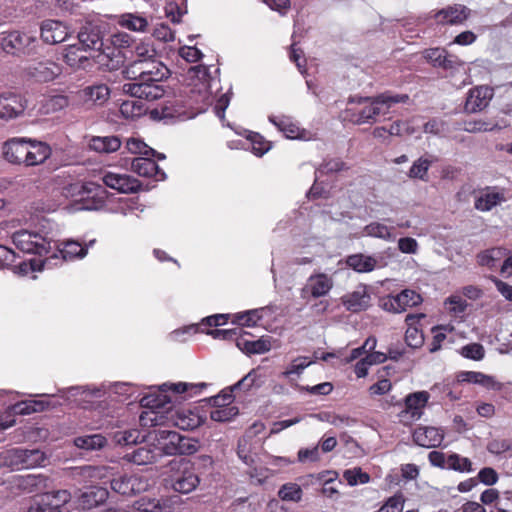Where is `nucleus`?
<instances>
[{
    "instance_id": "47",
    "label": "nucleus",
    "mask_w": 512,
    "mask_h": 512,
    "mask_svg": "<svg viewBox=\"0 0 512 512\" xmlns=\"http://www.w3.org/2000/svg\"><path fill=\"white\" fill-rule=\"evenodd\" d=\"M507 126H508L507 123L500 125L499 123L490 124L483 120H475V121L465 122L463 129H464V131L469 132V133H478V132L501 130L503 127H507Z\"/></svg>"
},
{
    "instance_id": "3",
    "label": "nucleus",
    "mask_w": 512,
    "mask_h": 512,
    "mask_svg": "<svg viewBox=\"0 0 512 512\" xmlns=\"http://www.w3.org/2000/svg\"><path fill=\"white\" fill-rule=\"evenodd\" d=\"M409 100L407 94H392L384 92L372 97L352 96L348 104H356L357 107L346 109L347 117L354 124H372L380 115L389 113L390 108L397 103H406Z\"/></svg>"
},
{
    "instance_id": "25",
    "label": "nucleus",
    "mask_w": 512,
    "mask_h": 512,
    "mask_svg": "<svg viewBox=\"0 0 512 512\" xmlns=\"http://www.w3.org/2000/svg\"><path fill=\"white\" fill-rule=\"evenodd\" d=\"M46 477L43 475L27 474L13 476L10 483L12 488L24 493H32L46 486Z\"/></svg>"
},
{
    "instance_id": "33",
    "label": "nucleus",
    "mask_w": 512,
    "mask_h": 512,
    "mask_svg": "<svg viewBox=\"0 0 512 512\" xmlns=\"http://www.w3.org/2000/svg\"><path fill=\"white\" fill-rule=\"evenodd\" d=\"M143 506H146L148 512H172L179 504L178 496L155 498H142Z\"/></svg>"
},
{
    "instance_id": "52",
    "label": "nucleus",
    "mask_w": 512,
    "mask_h": 512,
    "mask_svg": "<svg viewBox=\"0 0 512 512\" xmlns=\"http://www.w3.org/2000/svg\"><path fill=\"white\" fill-rule=\"evenodd\" d=\"M278 496L284 501L299 502L302 498V489L296 483H287L280 488Z\"/></svg>"
},
{
    "instance_id": "37",
    "label": "nucleus",
    "mask_w": 512,
    "mask_h": 512,
    "mask_svg": "<svg viewBox=\"0 0 512 512\" xmlns=\"http://www.w3.org/2000/svg\"><path fill=\"white\" fill-rule=\"evenodd\" d=\"M157 453L149 446H142L130 453H126L124 459L136 465H148L156 461Z\"/></svg>"
},
{
    "instance_id": "11",
    "label": "nucleus",
    "mask_w": 512,
    "mask_h": 512,
    "mask_svg": "<svg viewBox=\"0 0 512 512\" xmlns=\"http://www.w3.org/2000/svg\"><path fill=\"white\" fill-rule=\"evenodd\" d=\"M103 37L101 26L92 21H86L77 33L79 45L85 52H91V54L104 46Z\"/></svg>"
},
{
    "instance_id": "4",
    "label": "nucleus",
    "mask_w": 512,
    "mask_h": 512,
    "mask_svg": "<svg viewBox=\"0 0 512 512\" xmlns=\"http://www.w3.org/2000/svg\"><path fill=\"white\" fill-rule=\"evenodd\" d=\"M159 426L154 430L155 440L158 442L162 452L166 455H189L197 451V442L191 438L182 436L176 431L168 430Z\"/></svg>"
},
{
    "instance_id": "50",
    "label": "nucleus",
    "mask_w": 512,
    "mask_h": 512,
    "mask_svg": "<svg viewBox=\"0 0 512 512\" xmlns=\"http://www.w3.org/2000/svg\"><path fill=\"white\" fill-rule=\"evenodd\" d=\"M343 477L350 486L366 484L370 481V475L362 471L360 467L345 470L343 473Z\"/></svg>"
},
{
    "instance_id": "58",
    "label": "nucleus",
    "mask_w": 512,
    "mask_h": 512,
    "mask_svg": "<svg viewBox=\"0 0 512 512\" xmlns=\"http://www.w3.org/2000/svg\"><path fill=\"white\" fill-rule=\"evenodd\" d=\"M157 56L156 50L148 44H139L135 47L134 58L131 62H144Z\"/></svg>"
},
{
    "instance_id": "42",
    "label": "nucleus",
    "mask_w": 512,
    "mask_h": 512,
    "mask_svg": "<svg viewBox=\"0 0 512 512\" xmlns=\"http://www.w3.org/2000/svg\"><path fill=\"white\" fill-rule=\"evenodd\" d=\"M507 255V250L501 247L492 248L478 254V263L481 266L493 268L496 263Z\"/></svg>"
},
{
    "instance_id": "15",
    "label": "nucleus",
    "mask_w": 512,
    "mask_h": 512,
    "mask_svg": "<svg viewBox=\"0 0 512 512\" xmlns=\"http://www.w3.org/2000/svg\"><path fill=\"white\" fill-rule=\"evenodd\" d=\"M25 74L36 82L46 83L58 77L61 74V68L51 60H44L29 64L25 68Z\"/></svg>"
},
{
    "instance_id": "1",
    "label": "nucleus",
    "mask_w": 512,
    "mask_h": 512,
    "mask_svg": "<svg viewBox=\"0 0 512 512\" xmlns=\"http://www.w3.org/2000/svg\"><path fill=\"white\" fill-rule=\"evenodd\" d=\"M123 73L130 80L123 85L124 93L147 101L157 100L164 95L160 82L170 76V70L157 56L144 62H130Z\"/></svg>"
},
{
    "instance_id": "7",
    "label": "nucleus",
    "mask_w": 512,
    "mask_h": 512,
    "mask_svg": "<svg viewBox=\"0 0 512 512\" xmlns=\"http://www.w3.org/2000/svg\"><path fill=\"white\" fill-rule=\"evenodd\" d=\"M171 483L176 492L188 494L196 489L200 479L194 465L186 459L171 462Z\"/></svg>"
},
{
    "instance_id": "17",
    "label": "nucleus",
    "mask_w": 512,
    "mask_h": 512,
    "mask_svg": "<svg viewBox=\"0 0 512 512\" xmlns=\"http://www.w3.org/2000/svg\"><path fill=\"white\" fill-rule=\"evenodd\" d=\"M8 455L12 458L11 465H21L26 469L44 466L47 461L46 454L39 449H13Z\"/></svg>"
},
{
    "instance_id": "6",
    "label": "nucleus",
    "mask_w": 512,
    "mask_h": 512,
    "mask_svg": "<svg viewBox=\"0 0 512 512\" xmlns=\"http://www.w3.org/2000/svg\"><path fill=\"white\" fill-rule=\"evenodd\" d=\"M1 47L7 54L30 56L38 53L39 41L35 35L14 30L2 38Z\"/></svg>"
},
{
    "instance_id": "14",
    "label": "nucleus",
    "mask_w": 512,
    "mask_h": 512,
    "mask_svg": "<svg viewBox=\"0 0 512 512\" xmlns=\"http://www.w3.org/2000/svg\"><path fill=\"white\" fill-rule=\"evenodd\" d=\"M70 36V30L66 23L46 19L40 24V39L48 45H56L64 42Z\"/></svg>"
},
{
    "instance_id": "39",
    "label": "nucleus",
    "mask_w": 512,
    "mask_h": 512,
    "mask_svg": "<svg viewBox=\"0 0 512 512\" xmlns=\"http://www.w3.org/2000/svg\"><path fill=\"white\" fill-rule=\"evenodd\" d=\"M269 121L282 131L287 138L296 139L300 137V128L289 117L269 116Z\"/></svg>"
},
{
    "instance_id": "60",
    "label": "nucleus",
    "mask_w": 512,
    "mask_h": 512,
    "mask_svg": "<svg viewBox=\"0 0 512 512\" xmlns=\"http://www.w3.org/2000/svg\"><path fill=\"white\" fill-rule=\"evenodd\" d=\"M44 495H49L51 503L57 506V510H62V507L72 499V494L67 490H57Z\"/></svg>"
},
{
    "instance_id": "64",
    "label": "nucleus",
    "mask_w": 512,
    "mask_h": 512,
    "mask_svg": "<svg viewBox=\"0 0 512 512\" xmlns=\"http://www.w3.org/2000/svg\"><path fill=\"white\" fill-rule=\"evenodd\" d=\"M179 55L189 63L199 61L203 54L196 47L184 46L179 49Z\"/></svg>"
},
{
    "instance_id": "27",
    "label": "nucleus",
    "mask_w": 512,
    "mask_h": 512,
    "mask_svg": "<svg viewBox=\"0 0 512 512\" xmlns=\"http://www.w3.org/2000/svg\"><path fill=\"white\" fill-rule=\"evenodd\" d=\"M140 480L134 475L122 474L110 480L111 489L123 496H132L141 490Z\"/></svg>"
},
{
    "instance_id": "49",
    "label": "nucleus",
    "mask_w": 512,
    "mask_h": 512,
    "mask_svg": "<svg viewBox=\"0 0 512 512\" xmlns=\"http://www.w3.org/2000/svg\"><path fill=\"white\" fill-rule=\"evenodd\" d=\"M113 441L118 445L128 446L136 444L140 438V431L138 429H128L123 431H116L113 433Z\"/></svg>"
},
{
    "instance_id": "23",
    "label": "nucleus",
    "mask_w": 512,
    "mask_h": 512,
    "mask_svg": "<svg viewBox=\"0 0 512 512\" xmlns=\"http://www.w3.org/2000/svg\"><path fill=\"white\" fill-rule=\"evenodd\" d=\"M443 439V430L436 427L421 426L413 432V441L417 445L426 448L440 446Z\"/></svg>"
},
{
    "instance_id": "30",
    "label": "nucleus",
    "mask_w": 512,
    "mask_h": 512,
    "mask_svg": "<svg viewBox=\"0 0 512 512\" xmlns=\"http://www.w3.org/2000/svg\"><path fill=\"white\" fill-rule=\"evenodd\" d=\"M427 58L434 66L442 67L446 70H455L462 64L456 56L448 55L444 49L440 48L429 50Z\"/></svg>"
},
{
    "instance_id": "8",
    "label": "nucleus",
    "mask_w": 512,
    "mask_h": 512,
    "mask_svg": "<svg viewBox=\"0 0 512 512\" xmlns=\"http://www.w3.org/2000/svg\"><path fill=\"white\" fill-rule=\"evenodd\" d=\"M14 245L21 251L42 256L50 250V242L39 233L27 230L16 231L12 235Z\"/></svg>"
},
{
    "instance_id": "20",
    "label": "nucleus",
    "mask_w": 512,
    "mask_h": 512,
    "mask_svg": "<svg viewBox=\"0 0 512 512\" xmlns=\"http://www.w3.org/2000/svg\"><path fill=\"white\" fill-rule=\"evenodd\" d=\"M333 287V280L331 277L324 273L311 275L305 286L302 288V297L310 295L313 298L325 296Z\"/></svg>"
},
{
    "instance_id": "31",
    "label": "nucleus",
    "mask_w": 512,
    "mask_h": 512,
    "mask_svg": "<svg viewBox=\"0 0 512 512\" xmlns=\"http://www.w3.org/2000/svg\"><path fill=\"white\" fill-rule=\"evenodd\" d=\"M95 240H91L88 245L82 246L74 240H67L58 245V253L64 261H71L76 258H84L87 255L88 246L93 245Z\"/></svg>"
},
{
    "instance_id": "48",
    "label": "nucleus",
    "mask_w": 512,
    "mask_h": 512,
    "mask_svg": "<svg viewBox=\"0 0 512 512\" xmlns=\"http://www.w3.org/2000/svg\"><path fill=\"white\" fill-rule=\"evenodd\" d=\"M49 407V402L43 400L22 401L15 405L19 414L28 415L31 413L42 412Z\"/></svg>"
},
{
    "instance_id": "24",
    "label": "nucleus",
    "mask_w": 512,
    "mask_h": 512,
    "mask_svg": "<svg viewBox=\"0 0 512 512\" xmlns=\"http://www.w3.org/2000/svg\"><path fill=\"white\" fill-rule=\"evenodd\" d=\"M103 182L107 187L121 193H135L140 188V182L128 175L107 173L103 177Z\"/></svg>"
},
{
    "instance_id": "61",
    "label": "nucleus",
    "mask_w": 512,
    "mask_h": 512,
    "mask_svg": "<svg viewBox=\"0 0 512 512\" xmlns=\"http://www.w3.org/2000/svg\"><path fill=\"white\" fill-rule=\"evenodd\" d=\"M404 497L401 493L390 497L378 512H401L403 508Z\"/></svg>"
},
{
    "instance_id": "10",
    "label": "nucleus",
    "mask_w": 512,
    "mask_h": 512,
    "mask_svg": "<svg viewBox=\"0 0 512 512\" xmlns=\"http://www.w3.org/2000/svg\"><path fill=\"white\" fill-rule=\"evenodd\" d=\"M422 302L420 294L413 290L405 289L396 296H387L381 299L382 309L392 313H402L408 308L419 305Z\"/></svg>"
},
{
    "instance_id": "35",
    "label": "nucleus",
    "mask_w": 512,
    "mask_h": 512,
    "mask_svg": "<svg viewBox=\"0 0 512 512\" xmlns=\"http://www.w3.org/2000/svg\"><path fill=\"white\" fill-rule=\"evenodd\" d=\"M377 259L372 256L364 254H353L346 258V264L348 267L358 273H368L373 271L377 266Z\"/></svg>"
},
{
    "instance_id": "2",
    "label": "nucleus",
    "mask_w": 512,
    "mask_h": 512,
    "mask_svg": "<svg viewBox=\"0 0 512 512\" xmlns=\"http://www.w3.org/2000/svg\"><path fill=\"white\" fill-rule=\"evenodd\" d=\"M163 398V400L160 398L142 399V402L146 401L144 405L151 408L150 411L143 412L140 416L143 425L148 423L154 427L172 425L182 430H194L204 422V419L197 411L166 407V404L170 403L171 399H167L166 395Z\"/></svg>"
},
{
    "instance_id": "13",
    "label": "nucleus",
    "mask_w": 512,
    "mask_h": 512,
    "mask_svg": "<svg viewBox=\"0 0 512 512\" xmlns=\"http://www.w3.org/2000/svg\"><path fill=\"white\" fill-rule=\"evenodd\" d=\"M108 496V490L100 486L77 489L73 495L77 507L83 510H90L102 505L108 499Z\"/></svg>"
},
{
    "instance_id": "51",
    "label": "nucleus",
    "mask_w": 512,
    "mask_h": 512,
    "mask_svg": "<svg viewBox=\"0 0 512 512\" xmlns=\"http://www.w3.org/2000/svg\"><path fill=\"white\" fill-rule=\"evenodd\" d=\"M121 25L132 31H145L148 26L146 18L134 14H125L122 16Z\"/></svg>"
},
{
    "instance_id": "40",
    "label": "nucleus",
    "mask_w": 512,
    "mask_h": 512,
    "mask_svg": "<svg viewBox=\"0 0 512 512\" xmlns=\"http://www.w3.org/2000/svg\"><path fill=\"white\" fill-rule=\"evenodd\" d=\"M83 94L87 101H91L95 104H103L108 100L110 91L107 85L99 84L86 87L83 90Z\"/></svg>"
},
{
    "instance_id": "44",
    "label": "nucleus",
    "mask_w": 512,
    "mask_h": 512,
    "mask_svg": "<svg viewBox=\"0 0 512 512\" xmlns=\"http://www.w3.org/2000/svg\"><path fill=\"white\" fill-rule=\"evenodd\" d=\"M346 169H348L346 163L338 158L325 159L315 171L316 179H319L323 175L340 172Z\"/></svg>"
},
{
    "instance_id": "59",
    "label": "nucleus",
    "mask_w": 512,
    "mask_h": 512,
    "mask_svg": "<svg viewBox=\"0 0 512 512\" xmlns=\"http://www.w3.org/2000/svg\"><path fill=\"white\" fill-rule=\"evenodd\" d=\"M153 115H157L160 118H174L181 114L180 108L173 103H164L160 107L155 108L152 111Z\"/></svg>"
},
{
    "instance_id": "16",
    "label": "nucleus",
    "mask_w": 512,
    "mask_h": 512,
    "mask_svg": "<svg viewBox=\"0 0 512 512\" xmlns=\"http://www.w3.org/2000/svg\"><path fill=\"white\" fill-rule=\"evenodd\" d=\"M430 395L427 391L414 392L404 399L405 409L399 413L401 421L418 420L423 413Z\"/></svg>"
},
{
    "instance_id": "9",
    "label": "nucleus",
    "mask_w": 512,
    "mask_h": 512,
    "mask_svg": "<svg viewBox=\"0 0 512 512\" xmlns=\"http://www.w3.org/2000/svg\"><path fill=\"white\" fill-rule=\"evenodd\" d=\"M92 60L101 69L114 71L123 66L127 60V51L117 46L105 45L91 54Z\"/></svg>"
},
{
    "instance_id": "5",
    "label": "nucleus",
    "mask_w": 512,
    "mask_h": 512,
    "mask_svg": "<svg viewBox=\"0 0 512 512\" xmlns=\"http://www.w3.org/2000/svg\"><path fill=\"white\" fill-rule=\"evenodd\" d=\"M70 191L78 197L81 210H99L106 203V189L95 182L75 183L70 186Z\"/></svg>"
},
{
    "instance_id": "55",
    "label": "nucleus",
    "mask_w": 512,
    "mask_h": 512,
    "mask_svg": "<svg viewBox=\"0 0 512 512\" xmlns=\"http://www.w3.org/2000/svg\"><path fill=\"white\" fill-rule=\"evenodd\" d=\"M27 512H62L51 503L49 495H41L33 501Z\"/></svg>"
},
{
    "instance_id": "22",
    "label": "nucleus",
    "mask_w": 512,
    "mask_h": 512,
    "mask_svg": "<svg viewBox=\"0 0 512 512\" xmlns=\"http://www.w3.org/2000/svg\"><path fill=\"white\" fill-rule=\"evenodd\" d=\"M370 294L366 286L360 285L353 292L347 293L341 297V303L346 310L358 313L366 310L370 305Z\"/></svg>"
},
{
    "instance_id": "46",
    "label": "nucleus",
    "mask_w": 512,
    "mask_h": 512,
    "mask_svg": "<svg viewBox=\"0 0 512 512\" xmlns=\"http://www.w3.org/2000/svg\"><path fill=\"white\" fill-rule=\"evenodd\" d=\"M210 412V418L216 422H226L232 420L238 415L239 410L236 406L221 405Z\"/></svg>"
},
{
    "instance_id": "18",
    "label": "nucleus",
    "mask_w": 512,
    "mask_h": 512,
    "mask_svg": "<svg viewBox=\"0 0 512 512\" xmlns=\"http://www.w3.org/2000/svg\"><path fill=\"white\" fill-rule=\"evenodd\" d=\"M470 16V9L465 5L454 4L438 10L434 18L441 25H459Z\"/></svg>"
},
{
    "instance_id": "41",
    "label": "nucleus",
    "mask_w": 512,
    "mask_h": 512,
    "mask_svg": "<svg viewBox=\"0 0 512 512\" xmlns=\"http://www.w3.org/2000/svg\"><path fill=\"white\" fill-rule=\"evenodd\" d=\"M503 201H505L503 193L486 192L476 199L475 208L480 211H489Z\"/></svg>"
},
{
    "instance_id": "29",
    "label": "nucleus",
    "mask_w": 512,
    "mask_h": 512,
    "mask_svg": "<svg viewBox=\"0 0 512 512\" xmlns=\"http://www.w3.org/2000/svg\"><path fill=\"white\" fill-rule=\"evenodd\" d=\"M107 466L84 465L71 468V476L79 482L87 480H103L110 472Z\"/></svg>"
},
{
    "instance_id": "38",
    "label": "nucleus",
    "mask_w": 512,
    "mask_h": 512,
    "mask_svg": "<svg viewBox=\"0 0 512 512\" xmlns=\"http://www.w3.org/2000/svg\"><path fill=\"white\" fill-rule=\"evenodd\" d=\"M73 442L74 445L79 449L86 451H97L105 447L107 440L101 434H91L76 437Z\"/></svg>"
},
{
    "instance_id": "53",
    "label": "nucleus",
    "mask_w": 512,
    "mask_h": 512,
    "mask_svg": "<svg viewBox=\"0 0 512 512\" xmlns=\"http://www.w3.org/2000/svg\"><path fill=\"white\" fill-rule=\"evenodd\" d=\"M431 163H432L431 160L424 158V157H420L411 166V168L408 172V176L410 178H414V179L425 180V178L427 176V172L429 170V167L431 166Z\"/></svg>"
},
{
    "instance_id": "56",
    "label": "nucleus",
    "mask_w": 512,
    "mask_h": 512,
    "mask_svg": "<svg viewBox=\"0 0 512 512\" xmlns=\"http://www.w3.org/2000/svg\"><path fill=\"white\" fill-rule=\"evenodd\" d=\"M127 149L133 154H140L143 156H154L156 150L149 147L142 140L136 138H129L126 142Z\"/></svg>"
},
{
    "instance_id": "45",
    "label": "nucleus",
    "mask_w": 512,
    "mask_h": 512,
    "mask_svg": "<svg viewBox=\"0 0 512 512\" xmlns=\"http://www.w3.org/2000/svg\"><path fill=\"white\" fill-rule=\"evenodd\" d=\"M69 105V98L65 95H53L44 100L42 110L46 114L56 113Z\"/></svg>"
},
{
    "instance_id": "21",
    "label": "nucleus",
    "mask_w": 512,
    "mask_h": 512,
    "mask_svg": "<svg viewBox=\"0 0 512 512\" xmlns=\"http://www.w3.org/2000/svg\"><path fill=\"white\" fill-rule=\"evenodd\" d=\"M494 91L488 86H479L470 90L465 103V110L469 113H476L489 105Z\"/></svg>"
},
{
    "instance_id": "57",
    "label": "nucleus",
    "mask_w": 512,
    "mask_h": 512,
    "mask_svg": "<svg viewBox=\"0 0 512 512\" xmlns=\"http://www.w3.org/2000/svg\"><path fill=\"white\" fill-rule=\"evenodd\" d=\"M448 469H452L459 472H471L472 462L466 458L461 457L458 454H451L448 456Z\"/></svg>"
},
{
    "instance_id": "62",
    "label": "nucleus",
    "mask_w": 512,
    "mask_h": 512,
    "mask_svg": "<svg viewBox=\"0 0 512 512\" xmlns=\"http://www.w3.org/2000/svg\"><path fill=\"white\" fill-rule=\"evenodd\" d=\"M461 354L465 358L481 360L484 357V348L478 343L468 344L461 348Z\"/></svg>"
},
{
    "instance_id": "43",
    "label": "nucleus",
    "mask_w": 512,
    "mask_h": 512,
    "mask_svg": "<svg viewBox=\"0 0 512 512\" xmlns=\"http://www.w3.org/2000/svg\"><path fill=\"white\" fill-rule=\"evenodd\" d=\"M392 227H388L385 224L379 222H371L364 227V232L367 236L383 239L386 241H392L395 236L392 233Z\"/></svg>"
},
{
    "instance_id": "63",
    "label": "nucleus",
    "mask_w": 512,
    "mask_h": 512,
    "mask_svg": "<svg viewBox=\"0 0 512 512\" xmlns=\"http://www.w3.org/2000/svg\"><path fill=\"white\" fill-rule=\"evenodd\" d=\"M405 341L409 347L418 348L423 344L424 338L417 328L409 327L405 333Z\"/></svg>"
},
{
    "instance_id": "28",
    "label": "nucleus",
    "mask_w": 512,
    "mask_h": 512,
    "mask_svg": "<svg viewBox=\"0 0 512 512\" xmlns=\"http://www.w3.org/2000/svg\"><path fill=\"white\" fill-rule=\"evenodd\" d=\"M51 148L44 142L28 140L25 166H36L44 163L51 155Z\"/></svg>"
},
{
    "instance_id": "34",
    "label": "nucleus",
    "mask_w": 512,
    "mask_h": 512,
    "mask_svg": "<svg viewBox=\"0 0 512 512\" xmlns=\"http://www.w3.org/2000/svg\"><path fill=\"white\" fill-rule=\"evenodd\" d=\"M88 146L98 153H112L121 147V140L117 136H94L90 139Z\"/></svg>"
},
{
    "instance_id": "36",
    "label": "nucleus",
    "mask_w": 512,
    "mask_h": 512,
    "mask_svg": "<svg viewBox=\"0 0 512 512\" xmlns=\"http://www.w3.org/2000/svg\"><path fill=\"white\" fill-rule=\"evenodd\" d=\"M271 338L261 337L255 341L237 339V347L247 354H263L271 349Z\"/></svg>"
},
{
    "instance_id": "54",
    "label": "nucleus",
    "mask_w": 512,
    "mask_h": 512,
    "mask_svg": "<svg viewBox=\"0 0 512 512\" xmlns=\"http://www.w3.org/2000/svg\"><path fill=\"white\" fill-rule=\"evenodd\" d=\"M262 381H260V377L258 375V370L252 369L247 375H245L241 380H239L236 384L231 386V391L237 389L249 390L253 386L260 387L262 385Z\"/></svg>"
},
{
    "instance_id": "12",
    "label": "nucleus",
    "mask_w": 512,
    "mask_h": 512,
    "mask_svg": "<svg viewBox=\"0 0 512 512\" xmlns=\"http://www.w3.org/2000/svg\"><path fill=\"white\" fill-rule=\"evenodd\" d=\"M27 100L24 96L12 92L0 94V120L10 121L24 114Z\"/></svg>"
},
{
    "instance_id": "19",
    "label": "nucleus",
    "mask_w": 512,
    "mask_h": 512,
    "mask_svg": "<svg viewBox=\"0 0 512 512\" xmlns=\"http://www.w3.org/2000/svg\"><path fill=\"white\" fill-rule=\"evenodd\" d=\"M27 138H11L3 143L2 154L6 161L11 164H24L28 148Z\"/></svg>"
},
{
    "instance_id": "32",
    "label": "nucleus",
    "mask_w": 512,
    "mask_h": 512,
    "mask_svg": "<svg viewBox=\"0 0 512 512\" xmlns=\"http://www.w3.org/2000/svg\"><path fill=\"white\" fill-rule=\"evenodd\" d=\"M80 45H69L65 48L64 61L73 68L86 69L91 62V54L85 55Z\"/></svg>"
},
{
    "instance_id": "26",
    "label": "nucleus",
    "mask_w": 512,
    "mask_h": 512,
    "mask_svg": "<svg viewBox=\"0 0 512 512\" xmlns=\"http://www.w3.org/2000/svg\"><path fill=\"white\" fill-rule=\"evenodd\" d=\"M133 172L143 177H154L156 180H163L165 173L159 168L157 163L149 156L134 158L131 163Z\"/></svg>"
}]
</instances>
